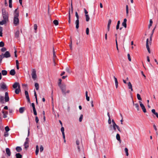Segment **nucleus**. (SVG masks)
<instances>
[{
	"mask_svg": "<svg viewBox=\"0 0 158 158\" xmlns=\"http://www.w3.org/2000/svg\"><path fill=\"white\" fill-rule=\"evenodd\" d=\"M2 14L4 20L7 22L8 21L9 14L7 12H6V10L4 8L2 9Z\"/></svg>",
	"mask_w": 158,
	"mask_h": 158,
	"instance_id": "nucleus-1",
	"label": "nucleus"
},
{
	"mask_svg": "<svg viewBox=\"0 0 158 158\" xmlns=\"http://www.w3.org/2000/svg\"><path fill=\"white\" fill-rule=\"evenodd\" d=\"M31 76L32 79L35 80L37 78V76L36 74V71L35 69H33L32 70Z\"/></svg>",
	"mask_w": 158,
	"mask_h": 158,
	"instance_id": "nucleus-2",
	"label": "nucleus"
},
{
	"mask_svg": "<svg viewBox=\"0 0 158 158\" xmlns=\"http://www.w3.org/2000/svg\"><path fill=\"white\" fill-rule=\"evenodd\" d=\"M0 89L3 90H7V87L4 82H2L0 83Z\"/></svg>",
	"mask_w": 158,
	"mask_h": 158,
	"instance_id": "nucleus-3",
	"label": "nucleus"
},
{
	"mask_svg": "<svg viewBox=\"0 0 158 158\" xmlns=\"http://www.w3.org/2000/svg\"><path fill=\"white\" fill-rule=\"evenodd\" d=\"M60 87L62 91V93L64 94L65 95L66 94V85H62L60 86Z\"/></svg>",
	"mask_w": 158,
	"mask_h": 158,
	"instance_id": "nucleus-4",
	"label": "nucleus"
},
{
	"mask_svg": "<svg viewBox=\"0 0 158 158\" xmlns=\"http://www.w3.org/2000/svg\"><path fill=\"white\" fill-rule=\"evenodd\" d=\"M13 23L14 25L15 26H17L19 24V20L18 17H14Z\"/></svg>",
	"mask_w": 158,
	"mask_h": 158,
	"instance_id": "nucleus-5",
	"label": "nucleus"
},
{
	"mask_svg": "<svg viewBox=\"0 0 158 158\" xmlns=\"http://www.w3.org/2000/svg\"><path fill=\"white\" fill-rule=\"evenodd\" d=\"M10 54L8 51H6L4 54H3V56L4 58H9L10 57Z\"/></svg>",
	"mask_w": 158,
	"mask_h": 158,
	"instance_id": "nucleus-6",
	"label": "nucleus"
},
{
	"mask_svg": "<svg viewBox=\"0 0 158 158\" xmlns=\"http://www.w3.org/2000/svg\"><path fill=\"white\" fill-rule=\"evenodd\" d=\"M139 102L140 103V106L141 107V108L142 110H143V111L144 113H146V108H145L144 105H143V104H142V103L141 101H139Z\"/></svg>",
	"mask_w": 158,
	"mask_h": 158,
	"instance_id": "nucleus-7",
	"label": "nucleus"
},
{
	"mask_svg": "<svg viewBox=\"0 0 158 158\" xmlns=\"http://www.w3.org/2000/svg\"><path fill=\"white\" fill-rule=\"evenodd\" d=\"M5 99L6 102H8L9 100V98L8 96V94L7 92H6L5 93Z\"/></svg>",
	"mask_w": 158,
	"mask_h": 158,
	"instance_id": "nucleus-8",
	"label": "nucleus"
},
{
	"mask_svg": "<svg viewBox=\"0 0 158 158\" xmlns=\"http://www.w3.org/2000/svg\"><path fill=\"white\" fill-rule=\"evenodd\" d=\"M20 88V86L19 83L18 82H15L13 85V87L15 89L17 87Z\"/></svg>",
	"mask_w": 158,
	"mask_h": 158,
	"instance_id": "nucleus-9",
	"label": "nucleus"
},
{
	"mask_svg": "<svg viewBox=\"0 0 158 158\" xmlns=\"http://www.w3.org/2000/svg\"><path fill=\"white\" fill-rule=\"evenodd\" d=\"M18 9V8L16 9L15 10L14 14V17H18L19 16V11H17Z\"/></svg>",
	"mask_w": 158,
	"mask_h": 158,
	"instance_id": "nucleus-10",
	"label": "nucleus"
},
{
	"mask_svg": "<svg viewBox=\"0 0 158 158\" xmlns=\"http://www.w3.org/2000/svg\"><path fill=\"white\" fill-rule=\"evenodd\" d=\"M127 20L126 19H124L123 20V21L122 23V26H123L125 28H126L127 27Z\"/></svg>",
	"mask_w": 158,
	"mask_h": 158,
	"instance_id": "nucleus-11",
	"label": "nucleus"
},
{
	"mask_svg": "<svg viewBox=\"0 0 158 158\" xmlns=\"http://www.w3.org/2000/svg\"><path fill=\"white\" fill-rule=\"evenodd\" d=\"M127 85L128 86V88L129 89H130L131 91H133V89H132V84H131V82H129L127 83Z\"/></svg>",
	"mask_w": 158,
	"mask_h": 158,
	"instance_id": "nucleus-12",
	"label": "nucleus"
},
{
	"mask_svg": "<svg viewBox=\"0 0 158 158\" xmlns=\"http://www.w3.org/2000/svg\"><path fill=\"white\" fill-rule=\"evenodd\" d=\"M116 139L119 141V143H121V140L120 139V135L118 134H117L116 135Z\"/></svg>",
	"mask_w": 158,
	"mask_h": 158,
	"instance_id": "nucleus-13",
	"label": "nucleus"
},
{
	"mask_svg": "<svg viewBox=\"0 0 158 158\" xmlns=\"http://www.w3.org/2000/svg\"><path fill=\"white\" fill-rule=\"evenodd\" d=\"M114 79L115 85L116 88H117L118 86V82L117 78L114 76Z\"/></svg>",
	"mask_w": 158,
	"mask_h": 158,
	"instance_id": "nucleus-14",
	"label": "nucleus"
},
{
	"mask_svg": "<svg viewBox=\"0 0 158 158\" xmlns=\"http://www.w3.org/2000/svg\"><path fill=\"white\" fill-rule=\"evenodd\" d=\"M2 113L3 114V118H5L7 117V115L8 114V113L7 111H5L4 110H2Z\"/></svg>",
	"mask_w": 158,
	"mask_h": 158,
	"instance_id": "nucleus-15",
	"label": "nucleus"
},
{
	"mask_svg": "<svg viewBox=\"0 0 158 158\" xmlns=\"http://www.w3.org/2000/svg\"><path fill=\"white\" fill-rule=\"evenodd\" d=\"M6 151L8 156H10L11 155V152L10 149L8 148H7L6 149Z\"/></svg>",
	"mask_w": 158,
	"mask_h": 158,
	"instance_id": "nucleus-16",
	"label": "nucleus"
},
{
	"mask_svg": "<svg viewBox=\"0 0 158 158\" xmlns=\"http://www.w3.org/2000/svg\"><path fill=\"white\" fill-rule=\"evenodd\" d=\"M15 71L14 69L11 70L10 72V74L12 76H14L15 74Z\"/></svg>",
	"mask_w": 158,
	"mask_h": 158,
	"instance_id": "nucleus-17",
	"label": "nucleus"
},
{
	"mask_svg": "<svg viewBox=\"0 0 158 158\" xmlns=\"http://www.w3.org/2000/svg\"><path fill=\"white\" fill-rule=\"evenodd\" d=\"M19 30H18L15 33V37L17 39H18L19 38Z\"/></svg>",
	"mask_w": 158,
	"mask_h": 158,
	"instance_id": "nucleus-18",
	"label": "nucleus"
},
{
	"mask_svg": "<svg viewBox=\"0 0 158 158\" xmlns=\"http://www.w3.org/2000/svg\"><path fill=\"white\" fill-rule=\"evenodd\" d=\"M75 23L76 24V29H77L79 28V20L78 19H77Z\"/></svg>",
	"mask_w": 158,
	"mask_h": 158,
	"instance_id": "nucleus-19",
	"label": "nucleus"
},
{
	"mask_svg": "<svg viewBox=\"0 0 158 158\" xmlns=\"http://www.w3.org/2000/svg\"><path fill=\"white\" fill-rule=\"evenodd\" d=\"M132 102H133V105L134 106H135V107L136 108L137 110L138 111H139V105L138 104V103L135 104L134 103V101L133 100Z\"/></svg>",
	"mask_w": 158,
	"mask_h": 158,
	"instance_id": "nucleus-20",
	"label": "nucleus"
},
{
	"mask_svg": "<svg viewBox=\"0 0 158 158\" xmlns=\"http://www.w3.org/2000/svg\"><path fill=\"white\" fill-rule=\"evenodd\" d=\"M152 112L155 115L156 117L158 118V114L155 111V110L154 109H153L152 110Z\"/></svg>",
	"mask_w": 158,
	"mask_h": 158,
	"instance_id": "nucleus-21",
	"label": "nucleus"
},
{
	"mask_svg": "<svg viewBox=\"0 0 158 158\" xmlns=\"http://www.w3.org/2000/svg\"><path fill=\"white\" fill-rule=\"evenodd\" d=\"M25 110L24 107H21L19 109V112L20 113H23Z\"/></svg>",
	"mask_w": 158,
	"mask_h": 158,
	"instance_id": "nucleus-22",
	"label": "nucleus"
},
{
	"mask_svg": "<svg viewBox=\"0 0 158 158\" xmlns=\"http://www.w3.org/2000/svg\"><path fill=\"white\" fill-rule=\"evenodd\" d=\"M16 150L18 152H20L22 150V148H21V147H19V146H18V147H16Z\"/></svg>",
	"mask_w": 158,
	"mask_h": 158,
	"instance_id": "nucleus-23",
	"label": "nucleus"
},
{
	"mask_svg": "<svg viewBox=\"0 0 158 158\" xmlns=\"http://www.w3.org/2000/svg\"><path fill=\"white\" fill-rule=\"evenodd\" d=\"M0 102L2 104L4 103V97L2 96H0Z\"/></svg>",
	"mask_w": 158,
	"mask_h": 158,
	"instance_id": "nucleus-24",
	"label": "nucleus"
},
{
	"mask_svg": "<svg viewBox=\"0 0 158 158\" xmlns=\"http://www.w3.org/2000/svg\"><path fill=\"white\" fill-rule=\"evenodd\" d=\"M1 73L3 76L6 75L7 74V72L6 70H2V71Z\"/></svg>",
	"mask_w": 158,
	"mask_h": 158,
	"instance_id": "nucleus-25",
	"label": "nucleus"
},
{
	"mask_svg": "<svg viewBox=\"0 0 158 158\" xmlns=\"http://www.w3.org/2000/svg\"><path fill=\"white\" fill-rule=\"evenodd\" d=\"M39 146L38 145H37L36 146L35 154L36 155H37L39 153Z\"/></svg>",
	"mask_w": 158,
	"mask_h": 158,
	"instance_id": "nucleus-26",
	"label": "nucleus"
},
{
	"mask_svg": "<svg viewBox=\"0 0 158 158\" xmlns=\"http://www.w3.org/2000/svg\"><path fill=\"white\" fill-rule=\"evenodd\" d=\"M20 91V88H18L15 89V92L16 94H18Z\"/></svg>",
	"mask_w": 158,
	"mask_h": 158,
	"instance_id": "nucleus-27",
	"label": "nucleus"
},
{
	"mask_svg": "<svg viewBox=\"0 0 158 158\" xmlns=\"http://www.w3.org/2000/svg\"><path fill=\"white\" fill-rule=\"evenodd\" d=\"M7 22L5 20H3L2 21H0V25H3L4 24H6Z\"/></svg>",
	"mask_w": 158,
	"mask_h": 158,
	"instance_id": "nucleus-28",
	"label": "nucleus"
},
{
	"mask_svg": "<svg viewBox=\"0 0 158 158\" xmlns=\"http://www.w3.org/2000/svg\"><path fill=\"white\" fill-rule=\"evenodd\" d=\"M85 20L86 21L88 22L90 19L88 15H85Z\"/></svg>",
	"mask_w": 158,
	"mask_h": 158,
	"instance_id": "nucleus-29",
	"label": "nucleus"
},
{
	"mask_svg": "<svg viewBox=\"0 0 158 158\" xmlns=\"http://www.w3.org/2000/svg\"><path fill=\"white\" fill-rule=\"evenodd\" d=\"M85 96L86 97V99L88 101H89V97L88 96V92L86 91L85 92Z\"/></svg>",
	"mask_w": 158,
	"mask_h": 158,
	"instance_id": "nucleus-30",
	"label": "nucleus"
},
{
	"mask_svg": "<svg viewBox=\"0 0 158 158\" xmlns=\"http://www.w3.org/2000/svg\"><path fill=\"white\" fill-rule=\"evenodd\" d=\"M35 86L36 90H38L39 89V85L37 83H35Z\"/></svg>",
	"mask_w": 158,
	"mask_h": 158,
	"instance_id": "nucleus-31",
	"label": "nucleus"
},
{
	"mask_svg": "<svg viewBox=\"0 0 158 158\" xmlns=\"http://www.w3.org/2000/svg\"><path fill=\"white\" fill-rule=\"evenodd\" d=\"M16 158H22V156L19 153L16 154Z\"/></svg>",
	"mask_w": 158,
	"mask_h": 158,
	"instance_id": "nucleus-32",
	"label": "nucleus"
},
{
	"mask_svg": "<svg viewBox=\"0 0 158 158\" xmlns=\"http://www.w3.org/2000/svg\"><path fill=\"white\" fill-rule=\"evenodd\" d=\"M120 24V21L119 20L118 21L117 24V25L116 26V29L117 30H118L119 29Z\"/></svg>",
	"mask_w": 158,
	"mask_h": 158,
	"instance_id": "nucleus-33",
	"label": "nucleus"
},
{
	"mask_svg": "<svg viewBox=\"0 0 158 158\" xmlns=\"http://www.w3.org/2000/svg\"><path fill=\"white\" fill-rule=\"evenodd\" d=\"M53 23L56 26L59 23L58 20H54L53 21Z\"/></svg>",
	"mask_w": 158,
	"mask_h": 158,
	"instance_id": "nucleus-34",
	"label": "nucleus"
},
{
	"mask_svg": "<svg viewBox=\"0 0 158 158\" xmlns=\"http://www.w3.org/2000/svg\"><path fill=\"white\" fill-rule=\"evenodd\" d=\"M126 153V155L127 156H128L129 155L128 152V149L127 148H125L124 149Z\"/></svg>",
	"mask_w": 158,
	"mask_h": 158,
	"instance_id": "nucleus-35",
	"label": "nucleus"
},
{
	"mask_svg": "<svg viewBox=\"0 0 158 158\" xmlns=\"http://www.w3.org/2000/svg\"><path fill=\"white\" fill-rule=\"evenodd\" d=\"M25 94L26 97V98L29 97L28 92L27 90L25 91Z\"/></svg>",
	"mask_w": 158,
	"mask_h": 158,
	"instance_id": "nucleus-36",
	"label": "nucleus"
},
{
	"mask_svg": "<svg viewBox=\"0 0 158 158\" xmlns=\"http://www.w3.org/2000/svg\"><path fill=\"white\" fill-rule=\"evenodd\" d=\"M126 15L127 16L128 15V12H129V9L127 5L126 6Z\"/></svg>",
	"mask_w": 158,
	"mask_h": 158,
	"instance_id": "nucleus-37",
	"label": "nucleus"
},
{
	"mask_svg": "<svg viewBox=\"0 0 158 158\" xmlns=\"http://www.w3.org/2000/svg\"><path fill=\"white\" fill-rule=\"evenodd\" d=\"M137 99L139 100H140V101H141L142 100V98H141L140 95H139V94H137Z\"/></svg>",
	"mask_w": 158,
	"mask_h": 158,
	"instance_id": "nucleus-38",
	"label": "nucleus"
},
{
	"mask_svg": "<svg viewBox=\"0 0 158 158\" xmlns=\"http://www.w3.org/2000/svg\"><path fill=\"white\" fill-rule=\"evenodd\" d=\"M29 142V139L28 138H27L26 139V141L24 143V144H28Z\"/></svg>",
	"mask_w": 158,
	"mask_h": 158,
	"instance_id": "nucleus-39",
	"label": "nucleus"
},
{
	"mask_svg": "<svg viewBox=\"0 0 158 158\" xmlns=\"http://www.w3.org/2000/svg\"><path fill=\"white\" fill-rule=\"evenodd\" d=\"M34 29L35 31V33H36V31L37 28V26L36 24H35L34 25Z\"/></svg>",
	"mask_w": 158,
	"mask_h": 158,
	"instance_id": "nucleus-40",
	"label": "nucleus"
},
{
	"mask_svg": "<svg viewBox=\"0 0 158 158\" xmlns=\"http://www.w3.org/2000/svg\"><path fill=\"white\" fill-rule=\"evenodd\" d=\"M4 58L3 56V54H2L0 55V63L2 62V59Z\"/></svg>",
	"mask_w": 158,
	"mask_h": 158,
	"instance_id": "nucleus-41",
	"label": "nucleus"
},
{
	"mask_svg": "<svg viewBox=\"0 0 158 158\" xmlns=\"http://www.w3.org/2000/svg\"><path fill=\"white\" fill-rule=\"evenodd\" d=\"M4 45V43L2 41H1L0 42V47H3Z\"/></svg>",
	"mask_w": 158,
	"mask_h": 158,
	"instance_id": "nucleus-42",
	"label": "nucleus"
},
{
	"mask_svg": "<svg viewBox=\"0 0 158 158\" xmlns=\"http://www.w3.org/2000/svg\"><path fill=\"white\" fill-rule=\"evenodd\" d=\"M66 70L67 72L69 73H71V72L70 70L69 69L68 67H67L66 68Z\"/></svg>",
	"mask_w": 158,
	"mask_h": 158,
	"instance_id": "nucleus-43",
	"label": "nucleus"
},
{
	"mask_svg": "<svg viewBox=\"0 0 158 158\" xmlns=\"http://www.w3.org/2000/svg\"><path fill=\"white\" fill-rule=\"evenodd\" d=\"M70 39H71V40H70V44L69 45V47H70V49L71 50H72V39H71V38H70Z\"/></svg>",
	"mask_w": 158,
	"mask_h": 158,
	"instance_id": "nucleus-44",
	"label": "nucleus"
},
{
	"mask_svg": "<svg viewBox=\"0 0 158 158\" xmlns=\"http://www.w3.org/2000/svg\"><path fill=\"white\" fill-rule=\"evenodd\" d=\"M6 132H8L10 130V129L8 126L6 127L5 128Z\"/></svg>",
	"mask_w": 158,
	"mask_h": 158,
	"instance_id": "nucleus-45",
	"label": "nucleus"
},
{
	"mask_svg": "<svg viewBox=\"0 0 158 158\" xmlns=\"http://www.w3.org/2000/svg\"><path fill=\"white\" fill-rule=\"evenodd\" d=\"M83 115L82 114H81L80 117L79 119V121L80 122H81L82 121L83 119Z\"/></svg>",
	"mask_w": 158,
	"mask_h": 158,
	"instance_id": "nucleus-46",
	"label": "nucleus"
},
{
	"mask_svg": "<svg viewBox=\"0 0 158 158\" xmlns=\"http://www.w3.org/2000/svg\"><path fill=\"white\" fill-rule=\"evenodd\" d=\"M44 150V148L42 145H41L40 147V152H42Z\"/></svg>",
	"mask_w": 158,
	"mask_h": 158,
	"instance_id": "nucleus-47",
	"label": "nucleus"
},
{
	"mask_svg": "<svg viewBox=\"0 0 158 158\" xmlns=\"http://www.w3.org/2000/svg\"><path fill=\"white\" fill-rule=\"evenodd\" d=\"M127 57H128V58L129 60L130 61H131V58L130 55V54L129 53L127 54Z\"/></svg>",
	"mask_w": 158,
	"mask_h": 158,
	"instance_id": "nucleus-48",
	"label": "nucleus"
},
{
	"mask_svg": "<svg viewBox=\"0 0 158 158\" xmlns=\"http://www.w3.org/2000/svg\"><path fill=\"white\" fill-rule=\"evenodd\" d=\"M75 16L77 18V19H78V20H79V16H78V13L77 12H75Z\"/></svg>",
	"mask_w": 158,
	"mask_h": 158,
	"instance_id": "nucleus-49",
	"label": "nucleus"
},
{
	"mask_svg": "<svg viewBox=\"0 0 158 158\" xmlns=\"http://www.w3.org/2000/svg\"><path fill=\"white\" fill-rule=\"evenodd\" d=\"M116 128H117V129L120 132H121V130H120V127H119V126L117 125V124H116Z\"/></svg>",
	"mask_w": 158,
	"mask_h": 158,
	"instance_id": "nucleus-50",
	"label": "nucleus"
},
{
	"mask_svg": "<svg viewBox=\"0 0 158 158\" xmlns=\"http://www.w3.org/2000/svg\"><path fill=\"white\" fill-rule=\"evenodd\" d=\"M6 48H5L3 47L1 49V51L2 52H4L6 51Z\"/></svg>",
	"mask_w": 158,
	"mask_h": 158,
	"instance_id": "nucleus-51",
	"label": "nucleus"
},
{
	"mask_svg": "<svg viewBox=\"0 0 158 158\" xmlns=\"http://www.w3.org/2000/svg\"><path fill=\"white\" fill-rule=\"evenodd\" d=\"M89 28L87 27L86 29V33L87 35H88L89 34Z\"/></svg>",
	"mask_w": 158,
	"mask_h": 158,
	"instance_id": "nucleus-52",
	"label": "nucleus"
},
{
	"mask_svg": "<svg viewBox=\"0 0 158 158\" xmlns=\"http://www.w3.org/2000/svg\"><path fill=\"white\" fill-rule=\"evenodd\" d=\"M59 82L58 83V85L60 86V85L61 84V83L62 80L61 79H59Z\"/></svg>",
	"mask_w": 158,
	"mask_h": 158,
	"instance_id": "nucleus-53",
	"label": "nucleus"
},
{
	"mask_svg": "<svg viewBox=\"0 0 158 158\" xmlns=\"http://www.w3.org/2000/svg\"><path fill=\"white\" fill-rule=\"evenodd\" d=\"M71 10L72 11V13L73 12V3H72V0H71Z\"/></svg>",
	"mask_w": 158,
	"mask_h": 158,
	"instance_id": "nucleus-54",
	"label": "nucleus"
},
{
	"mask_svg": "<svg viewBox=\"0 0 158 158\" xmlns=\"http://www.w3.org/2000/svg\"><path fill=\"white\" fill-rule=\"evenodd\" d=\"M111 20L110 19H109L108 20V22L107 26H110V25L111 24Z\"/></svg>",
	"mask_w": 158,
	"mask_h": 158,
	"instance_id": "nucleus-55",
	"label": "nucleus"
},
{
	"mask_svg": "<svg viewBox=\"0 0 158 158\" xmlns=\"http://www.w3.org/2000/svg\"><path fill=\"white\" fill-rule=\"evenodd\" d=\"M64 128L62 127L61 128V131L62 133V134L63 133H64Z\"/></svg>",
	"mask_w": 158,
	"mask_h": 158,
	"instance_id": "nucleus-56",
	"label": "nucleus"
},
{
	"mask_svg": "<svg viewBox=\"0 0 158 158\" xmlns=\"http://www.w3.org/2000/svg\"><path fill=\"white\" fill-rule=\"evenodd\" d=\"M8 135V132H5L4 133V136L5 137H7Z\"/></svg>",
	"mask_w": 158,
	"mask_h": 158,
	"instance_id": "nucleus-57",
	"label": "nucleus"
},
{
	"mask_svg": "<svg viewBox=\"0 0 158 158\" xmlns=\"http://www.w3.org/2000/svg\"><path fill=\"white\" fill-rule=\"evenodd\" d=\"M33 112H34V115H37V114L36 111V109H33Z\"/></svg>",
	"mask_w": 158,
	"mask_h": 158,
	"instance_id": "nucleus-58",
	"label": "nucleus"
},
{
	"mask_svg": "<svg viewBox=\"0 0 158 158\" xmlns=\"http://www.w3.org/2000/svg\"><path fill=\"white\" fill-rule=\"evenodd\" d=\"M116 125H113V129H114V131H116Z\"/></svg>",
	"mask_w": 158,
	"mask_h": 158,
	"instance_id": "nucleus-59",
	"label": "nucleus"
},
{
	"mask_svg": "<svg viewBox=\"0 0 158 158\" xmlns=\"http://www.w3.org/2000/svg\"><path fill=\"white\" fill-rule=\"evenodd\" d=\"M31 106L33 108V109H35V104L34 103H33L31 104Z\"/></svg>",
	"mask_w": 158,
	"mask_h": 158,
	"instance_id": "nucleus-60",
	"label": "nucleus"
},
{
	"mask_svg": "<svg viewBox=\"0 0 158 158\" xmlns=\"http://www.w3.org/2000/svg\"><path fill=\"white\" fill-rule=\"evenodd\" d=\"M148 46V39H147L146 41V46Z\"/></svg>",
	"mask_w": 158,
	"mask_h": 158,
	"instance_id": "nucleus-61",
	"label": "nucleus"
},
{
	"mask_svg": "<svg viewBox=\"0 0 158 158\" xmlns=\"http://www.w3.org/2000/svg\"><path fill=\"white\" fill-rule=\"evenodd\" d=\"M35 120L36 123H37L39 121V119L37 116L35 117Z\"/></svg>",
	"mask_w": 158,
	"mask_h": 158,
	"instance_id": "nucleus-62",
	"label": "nucleus"
},
{
	"mask_svg": "<svg viewBox=\"0 0 158 158\" xmlns=\"http://www.w3.org/2000/svg\"><path fill=\"white\" fill-rule=\"evenodd\" d=\"M80 142L78 140H77L76 141V144L78 146V145L79 144Z\"/></svg>",
	"mask_w": 158,
	"mask_h": 158,
	"instance_id": "nucleus-63",
	"label": "nucleus"
},
{
	"mask_svg": "<svg viewBox=\"0 0 158 158\" xmlns=\"http://www.w3.org/2000/svg\"><path fill=\"white\" fill-rule=\"evenodd\" d=\"M153 127L155 129V130L156 131L157 130V128L156 127V126L155 125V124H154L153 125Z\"/></svg>",
	"mask_w": 158,
	"mask_h": 158,
	"instance_id": "nucleus-64",
	"label": "nucleus"
}]
</instances>
